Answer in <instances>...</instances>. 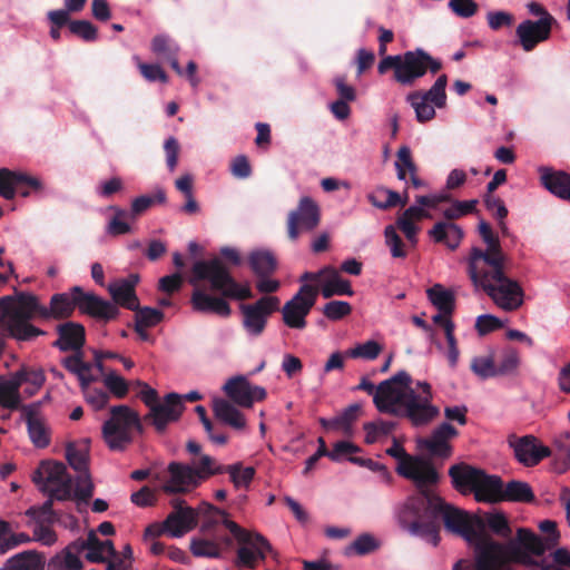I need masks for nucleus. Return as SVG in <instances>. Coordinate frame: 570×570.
<instances>
[{"label": "nucleus", "instance_id": "c85d7f7f", "mask_svg": "<svg viewBox=\"0 0 570 570\" xmlns=\"http://www.w3.org/2000/svg\"><path fill=\"white\" fill-rule=\"evenodd\" d=\"M58 340L53 346L62 352L81 351L86 342V331L83 325L76 322H66L57 326Z\"/></svg>", "mask_w": 570, "mask_h": 570}, {"label": "nucleus", "instance_id": "9b49d317", "mask_svg": "<svg viewBox=\"0 0 570 570\" xmlns=\"http://www.w3.org/2000/svg\"><path fill=\"white\" fill-rule=\"evenodd\" d=\"M386 454L397 460L396 472L411 480L419 491L439 482L440 475L432 462L422 456L407 454L396 439L393 440L392 446L386 450Z\"/></svg>", "mask_w": 570, "mask_h": 570}, {"label": "nucleus", "instance_id": "cd10ccee", "mask_svg": "<svg viewBox=\"0 0 570 570\" xmlns=\"http://www.w3.org/2000/svg\"><path fill=\"white\" fill-rule=\"evenodd\" d=\"M139 283L138 274H130L125 278H120L110 283L108 292L112 298V304L117 307L121 306L126 309L138 308L139 299L136 294V286Z\"/></svg>", "mask_w": 570, "mask_h": 570}, {"label": "nucleus", "instance_id": "09e8293b", "mask_svg": "<svg viewBox=\"0 0 570 570\" xmlns=\"http://www.w3.org/2000/svg\"><path fill=\"white\" fill-rule=\"evenodd\" d=\"M428 297L431 303L443 313H452L454 309V295L442 285L435 284L428 289Z\"/></svg>", "mask_w": 570, "mask_h": 570}, {"label": "nucleus", "instance_id": "4d7b16f0", "mask_svg": "<svg viewBox=\"0 0 570 570\" xmlns=\"http://www.w3.org/2000/svg\"><path fill=\"white\" fill-rule=\"evenodd\" d=\"M18 175L19 170H11L6 167L0 168V197L6 200L14 199Z\"/></svg>", "mask_w": 570, "mask_h": 570}, {"label": "nucleus", "instance_id": "603ef678", "mask_svg": "<svg viewBox=\"0 0 570 570\" xmlns=\"http://www.w3.org/2000/svg\"><path fill=\"white\" fill-rule=\"evenodd\" d=\"M115 215L110 218L107 225V234L110 236H120L131 232L130 225L126 219H130L129 213L117 206H110Z\"/></svg>", "mask_w": 570, "mask_h": 570}, {"label": "nucleus", "instance_id": "72a5a7b5", "mask_svg": "<svg viewBox=\"0 0 570 570\" xmlns=\"http://www.w3.org/2000/svg\"><path fill=\"white\" fill-rule=\"evenodd\" d=\"M62 366L69 373L77 376L81 390H86L92 382H96L98 380V377L91 373V363L85 362L82 360L81 351L75 352L72 355L65 357L62 360Z\"/></svg>", "mask_w": 570, "mask_h": 570}, {"label": "nucleus", "instance_id": "4be33fe9", "mask_svg": "<svg viewBox=\"0 0 570 570\" xmlns=\"http://www.w3.org/2000/svg\"><path fill=\"white\" fill-rule=\"evenodd\" d=\"M508 443L513 449L517 460L525 466H534L542 459L552 454L551 450L541 444L533 435L521 438L511 435L508 439Z\"/></svg>", "mask_w": 570, "mask_h": 570}, {"label": "nucleus", "instance_id": "79ce46f5", "mask_svg": "<svg viewBox=\"0 0 570 570\" xmlns=\"http://www.w3.org/2000/svg\"><path fill=\"white\" fill-rule=\"evenodd\" d=\"M277 269V259L273 252L264 248L252 250V272L257 276H271Z\"/></svg>", "mask_w": 570, "mask_h": 570}, {"label": "nucleus", "instance_id": "bb28decb", "mask_svg": "<svg viewBox=\"0 0 570 570\" xmlns=\"http://www.w3.org/2000/svg\"><path fill=\"white\" fill-rule=\"evenodd\" d=\"M396 70V81L403 86H412L415 80L425 75V66H423L422 58L425 57L423 49H415L400 55Z\"/></svg>", "mask_w": 570, "mask_h": 570}, {"label": "nucleus", "instance_id": "4c0bfd02", "mask_svg": "<svg viewBox=\"0 0 570 570\" xmlns=\"http://www.w3.org/2000/svg\"><path fill=\"white\" fill-rule=\"evenodd\" d=\"M45 556L35 550H27L9 558L0 570H43Z\"/></svg>", "mask_w": 570, "mask_h": 570}, {"label": "nucleus", "instance_id": "412c9836", "mask_svg": "<svg viewBox=\"0 0 570 570\" xmlns=\"http://www.w3.org/2000/svg\"><path fill=\"white\" fill-rule=\"evenodd\" d=\"M72 292L79 295L78 309L85 315L109 322L120 314L119 307L95 293H86L80 286H73Z\"/></svg>", "mask_w": 570, "mask_h": 570}, {"label": "nucleus", "instance_id": "c756f323", "mask_svg": "<svg viewBox=\"0 0 570 570\" xmlns=\"http://www.w3.org/2000/svg\"><path fill=\"white\" fill-rule=\"evenodd\" d=\"M281 299L275 295H263L252 302V336L263 333L267 320L279 309Z\"/></svg>", "mask_w": 570, "mask_h": 570}, {"label": "nucleus", "instance_id": "f3484780", "mask_svg": "<svg viewBox=\"0 0 570 570\" xmlns=\"http://www.w3.org/2000/svg\"><path fill=\"white\" fill-rule=\"evenodd\" d=\"M539 529L548 534L544 539L524 528H520L517 531V538L513 541L518 542L520 549L529 556H542L559 542L560 533L554 521L543 520L539 523Z\"/></svg>", "mask_w": 570, "mask_h": 570}, {"label": "nucleus", "instance_id": "ea45409f", "mask_svg": "<svg viewBox=\"0 0 570 570\" xmlns=\"http://www.w3.org/2000/svg\"><path fill=\"white\" fill-rule=\"evenodd\" d=\"M501 491L500 502H532L534 500L533 491L527 482L512 480L505 485L502 483Z\"/></svg>", "mask_w": 570, "mask_h": 570}, {"label": "nucleus", "instance_id": "a19ab883", "mask_svg": "<svg viewBox=\"0 0 570 570\" xmlns=\"http://www.w3.org/2000/svg\"><path fill=\"white\" fill-rule=\"evenodd\" d=\"M32 538L24 532L16 533L12 531L8 521L0 519V554L16 549L17 547L29 543Z\"/></svg>", "mask_w": 570, "mask_h": 570}, {"label": "nucleus", "instance_id": "49530a36", "mask_svg": "<svg viewBox=\"0 0 570 570\" xmlns=\"http://www.w3.org/2000/svg\"><path fill=\"white\" fill-rule=\"evenodd\" d=\"M20 393L17 391V383L11 376L0 375V406L9 410H17L20 406Z\"/></svg>", "mask_w": 570, "mask_h": 570}, {"label": "nucleus", "instance_id": "6e6552de", "mask_svg": "<svg viewBox=\"0 0 570 570\" xmlns=\"http://www.w3.org/2000/svg\"><path fill=\"white\" fill-rule=\"evenodd\" d=\"M32 481L40 492L57 501L75 500L73 479L62 462L41 461L32 473Z\"/></svg>", "mask_w": 570, "mask_h": 570}, {"label": "nucleus", "instance_id": "2eb2a0df", "mask_svg": "<svg viewBox=\"0 0 570 570\" xmlns=\"http://www.w3.org/2000/svg\"><path fill=\"white\" fill-rule=\"evenodd\" d=\"M479 234L487 244L485 249L473 247L468 259V271H480L484 266L507 262V256L501 248L499 237L493 234L491 226L481 220L478 226Z\"/></svg>", "mask_w": 570, "mask_h": 570}, {"label": "nucleus", "instance_id": "a18cd8bd", "mask_svg": "<svg viewBox=\"0 0 570 570\" xmlns=\"http://www.w3.org/2000/svg\"><path fill=\"white\" fill-rule=\"evenodd\" d=\"M45 191V184L41 179L36 176L29 175L26 171L19 170L17 184H16V196L19 195L23 198L30 197L31 195H42Z\"/></svg>", "mask_w": 570, "mask_h": 570}, {"label": "nucleus", "instance_id": "6e6d98bb", "mask_svg": "<svg viewBox=\"0 0 570 570\" xmlns=\"http://www.w3.org/2000/svg\"><path fill=\"white\" fill-rule=\"evenodd\" d=\"M166 200V194L164 190H158L154 196L142 195L135 198L131 203V209L129 213L130 219L135 220L139 215L146 212L155 203H164Z\"/></svg>", "mask_w": 570, "mask_h": 570}, {"label": "nucleus", "instance_id": "bf43d9fd", "mask_svg": "<svg viewBox=\"0 0 570 570\" xmlns=\"http://www.w3.org/2000/svg\"><path fill=\"white\" fill-rule=\"evenodd\" d=\"M360 409V405L352 404L347 406L341 414L333 417L334 430L342 431L347 435L351 434L352 424L356 421Z\"/></svg>", "mask_w": 570, "mask_h": 570}, {"label": "nucleus", "instance_id": "6ab92c4d", "mask_svg": "<svg viewBox=\"0 0 570 570\" xmlns=\"http://www.w3.org/2000/svg\"><path fill=\"white\" fill-rule=\"evenodd\" d=\"M320 223V208L311 197H302L295 210L288 214V237L295 240L301 230H312Z\"/></svg>", "mask_w": 570, "mask_h": 570}, {"label": "nucleus", "instance_id": "b1692460", "mask_svg": "<svg viewBox=\"0 0 570 570\" xmlns=\"http://www.w3.org/2000/svg\"><path fill=\"white\" fill-rule=\"evenodd\" d=\"M549 21L550 18L535 21L527 19L518 24L515 36L524 51H532L540 42L550 38L552 28L549 27Z\"/></svg>", "mask_w": 570, "mask_h": 570}, {"label": "nucleus", "instance_id": "8fccbe9b", "mask_svg": "<svg viewBox=\"0 0 570 570\" xmlns=\"http://www.w3.org/2000/svg\"><path fill=\"white\" fill-rule=\"evenodd\" d=\"M267 554L278 562V553L273 549L269 541L258 532L252 530V569L257 561L264 560Z\"/></svg>", "mask_w": 570, "mask_h": 570}, {"label": "nucleus", "instance_id": "4468645a", "mask_svg": "<svg viewBox=\"0 0 570 570\" xmlns=\"http://www.w3.org/2000/svg\"><path fill=\"white\" fill-rule=\"evenodd\" d=\"M318 288L304 284L298 292L282 307L283 322L286 326L296 330L306 327V316L316 303Z\"/></svg>", "mask_w": 570, "mask_h": 570}, {"label": "nucleus", "instance_id": "2f4dec72", "mask_svg": "<svg viewBox=\"0 0 570 570\" xmlns=\"http://www.w3.org/2000/svg\"><path fill=\"white\" fill-rule=\"evenodd\" d=\"M191 304L197 312L213 313L219 316H228L230 314V307L224 298L212 296L202 289L194 291Z\"/></svg>", "mask_w": 570, "mask_h": 570}, {"label": "nucleus", "instance_id": "423d86ee", "mask_svg": "<svg viewBox=\"0 0 570 570\" xmlns=\"http://www.w3.org/2000/svg\"><path fill=\"white\" fill-rule=\"evenodd\" d=\"M228 400L213 399V411L219 421L233 426H245V417L237 407H249V381L244 375L230 377L223 386Z\"/></svg>", "mask_w": 570, "mask_h": 570}, {"label": "nucleus", "instance_id": "e433bc0d", "mask_svg": "<svg viewBox=\"0 0 570 570\" xmlns=\"http://www.w3.org/2000/svg\"><path fill=\"white\" fill-rule=\"evenodd\" d=\"M429 235L434 242L443 243L453 250L459 247L463 238V230L454 223L438 222L432 229L429 230Z\"/></svg>", "mask_w": 570, "mask_h": 570}, {"label": "nucleus", "instance_id": "ddd939ff", "mask_svg": "<svg viewBox=\"0 0 570 570\" xmlns=\"http://www.w3.org/2000/svg\"><path fill=\"white\" fill-rule=\"evenodd\" d=\"M66 459L69 465L79 473L76 479L75 500L78 503V511L81 512L80 504H87L95 492V484L91 481L88 468V446L85 445L82 449H79L75 444L69 443L66 448Z\"/></svg>", "mask_w": 570, "mask_h": 570}, {"label": "nucleus", "instance_id": "3c124183", "mask_svg": "<svg viewBox=\"0 0 570 570\" xmlns=\"http://www.w3.org/2000/svg\"><path fill=\"white\" fill-rule=\"evenodd\" d=\"M381 542L371 533L360 534L348 547L345 549L346 556L357 554L365 556L376 551Z\"/></svg>", "mask_w": 570, "mask_h": 570}, {"label": "nucleus", "instance_id": "052dcab7", "mask_svg": "<svg viewBox=\"0 0 570 570\" xmlns=\"http://www.w3.org/2000/svg\"><path fill=\"white\" fill-rule=\"evenodd\" d=\"M190 551L195 557L217 558L220 554V548L215 541L203 538L191 539Z\"/></svg>", "mask_w": 570, "mask_h": 570}, {"label": "nucleus", "instance_id": "f03ea898", "mask_svg": "<svg viewBox=\"0 0 570 570\" xmlns=\"http://www.w3.org/2000/svg\"><path fill=\"white\" fill-rule=\"evenodd\" d=\"M356 389L372 395L381 413L406 417L414 426L426 425L439 415L432 403L431 385L425 381L414 382L406 371H399L377 386L363 377Z\"/></svg>", "mask_w": 570, "mask_h": 570}, {"label": "nucleus", "instance_id": "0eeeda50", "mask_svg": "<svg viewBox=\"0 0 570 570\" xmlns=\"http://www.w3.org/2000/svg\"><path fill=\"white\" fill-rule=\"evenodd\" d=\"M38 315L47 320V307L39 304L35 295L20 293L14 299L13 308L8 311V334L18 341H29L45 334L30 320Z\"/></svg>", "mask_w": 570, "mask_h": 570}, {"label": "nucleus", "instance_id": "f704fd0d", "mask_svg": "<svg viewBox=\"0 0 570 570\" xmlns=\"http://www.w3.org/2000/svg\"><path fill=\"white\" fill-rule=\"evenodd\" d=\"M79 295L72 292L58 293L51 296L50 307H47V320L68 318L72 315L76 307H78Z\"/></svg>", "mask_w": 570, "mask_h": 570}, {"label": "nucleus", "instance_id": "7ed1b4c3", "mask_svg": "<svg viewBox=\"0 0 570 570\" xmlns=\"http://www.w3.org/2000/svg\"><path fill=\"white\" fill-rule=\"evenodd\" d=\"M505 265L507 262H500L468 273L472 283L481 287L498 307L511 312L523 304L524 293L517 281L505 275Z\"/></svg>", "mask_w": 570, "mask_h": 570}, {"label": "nucleus", "instance_id": "37998d69", "mask_svg": "<svg viewBox=\"0 0 570 570\" xmlns=\"http://www.w3.org/2000/svg\"><path fill=\"white\" fill-rule=\"evenodd\" d=\"M367 199L379 209H387L397 205L404 206L407 202V197L402 200L399 193L385 187L376 188L373 193L367 195Z\"/></svg>", "mask_w": 570, "mask_h": 570}, {"label": "nucleus", "instance_id": "c9c22d12", "mask_svg": "<svg viewBox=\"0 0 570 570\" xmlns=\"http://www.w3.org/2000/svg\"><path fill=\"white\" fill-rule=\"evenodd\" d=\"M117 551L111 540H100L94 530L87 535L86 559L92 563H102L108 557H116Z\"/></svg>", "mask_w": 570, "mask_h": 570}, {"label": "nucleus", "instance_id": "5fc2aeb1", "mask_svg": "<svg viewBox=\"0 0 570 570\" xmlns=\"http://www.w3.org/2000/svg\"><path fill=\"white\" fill-rule=\"evenodd\" d=\"M151 51L167 59L173 56H178L179 46L167 35H157L151 40Z\"/></svg>", "mask_w": 570, "mask_h": 570}, {"label": "nucleus", "instance_id": "680f3d73", "mask_svg": "<svg viewBox=\"0 0 570 570\" xmlns=\"http://www.w3.org/2000/svg\"><path fill=\"white\" fill-rule=\"evenodd\" d=\"M135 312V323L145 327H153L159 324L164 318V313L160 309L153 307H140L131 309Z\"/></svg>", "mask_w": 570, "mask_h": 570}, {"label": "nucleus", "instance_id": "9d476101", "mask_svg": "<svg viewBox=\"0 0 570 570\" xmlns=\"http://www.w3.org/2000/svg\"><path fill=\"white\" fill-rule=\"evenodd\" d=\"M510 562L534 563L531 556L522 551L515 541L500 543L488 540L478 547L476 570H511L508 567Z\"/></svg>", "mask_w": 570, "mask_h": 570}, {"label": "nucleus", "instance_id": "a211bd4d", "mask_svg": "<svg viewBox=\"0 0 570 570\" xmlns=\"http://www.w3.org/2000/svg\"><path fill=\"white\" fill-rule=\"evenodd\" d=\"M173 511L165 519V529L173 538H180L185 533L195 529L198 524V512L186 505L183 499H171Z\"/></svg>", "mask_w": 570, "mask_h": 570}, {"label": "nucleus", "instance_id": "7c9ffc66", "mask_svg": "<svg viewBox=\"0 0 570 570\" xmlns=\"http://www.w3.org/2000/svg\"><path fill=\"white\" fill-rule=\"evenodd\" d=\"M541 184L553 195L570 202V174L540 167Z\"/></svg>", "mask_w": 570, "mask_h": 570}, {"label": "nucleus", "instance_id": "864d4df0", "mask_svg": "<svg viewBox=\"0 0 570 570\" xmlns=\"http://www.w3.org/2000/svg\"><path fill=\"white\" fill-rule=\"evenodd\" d=\"M396 423L393 421H384V420H377L374 422H367L364 424V431H365V442L368 444H373L381 436H386L392 433V431L395 429Z\"/></svg>", "mask_w": 570, "mask_h": 570}, {"label": "nucleus", "instance_id": "393cba45", "mask_svg": "<svg viewBox=\"0 0 570 570\" xmlns=\"http://www.w3.org/2000/svg\"><path fill=\"white\" fill-rule=\"evenodd\" d=\"M22 416L27 424L31 443L38 449L47 448L51 441V432L40 413L39 404L24 405L22 407Z\"/></svg>", "mask_w": 570, "mask_h": 570}, {"label": "nucleus", "instance_id": "39448f33", "mask_svg": "<svg viewBox=\"0 0 570 570\" xmlns=\"http://www.w3.org/2000/svg\"><path fill=\"white\" fill-rule=\"evenodd\" d=\"M202 281L208 282L212 291L225 297L240 301L249 298V286L239 285L219 257L198 261L193 265L190 284L196 286Z\"/></svg>", "mask_w": 570, "mask_h": 570}, {"label": "nucleus", "instance_id": "58836bf2", "mask_svg": "<svg viewBox=\"0 0 570 570\" xmlns=\"http://www.w3.org/2000/svg\"><path fill=\"white\" fill-rule=\"evenodd\" d=\"M11 380L17 383V391H19L22 384H28L29 386L24 389V393L28 396H32L45 384L46 376L40 368L22 366L11 375Z\"/></svg>", "mask_w": 570, "mask_h": 570}, {"label": "nucleus", "instance_id": "c03bdc74", "mask_svg": "<svg viewBox=\"0 0 570 570\" xmlns=\"http://www.w3.org/2000/svg\"><path fill=\"white\" fill-rule=\"evenodd\" d=\"M55 500H57V499L51 495H48L47 501L41 505V508L37 509L35 507H31L26 511V514L29 517H32L37 521V519H40V517L38 515V513L40 512L42 515H46V519L43 521H46L49 524L59 522L63 527H68L69 524L76 525L77 519L73 515L67 517L68 522L61 521L59 519L58 513L53 510V501Z\"/></svg>", "mask_w": 570, "mask_h": 570}, {"label": "nucleus", "instance_id": "774afa93", "mask_svg": "<svg viewBox=\"0 0 570 570\" xmlns=\"http://www.w3.org/2000/svg\"><path fill=\"white\" fill-rule=\"evenodd\" d=\"M471 370L480 377L488 379L498 375L492 356H478L472 360Z\"/></svg>", "mask_w": 570, "mask_h": 570}, {"label": "nucleus", "instance_id": "0e129e2a", "mask_svg": "<svg viewBox=\"0 0 570 570\" xmlns=\"http://www.w3.org/2000/svg\"><path fill=\"white\" fill-rule=\"evenodd\" d=\"M69 30L86 42L96 41L98 38L97 27L88 20H72L69 22Z\"/></svg>", "mask_w": 570, "mask_h": 570}, {"label": "nucleus", "instance_id": "f8f14e48", "mask_svg": "<svg viewBox=\"0 0 570 570\" xmlns=\"http://www.w3.org/2000/svg\"><path fill=\"white\" fill-rule=\"evenodd\" d=\"M446 85V75H441L428 91H414L407 95L406 100L414 109L415 117L419 122H426L432 120L435 117V107H445Z\"/></svg>", "mask_w": 570, "mask_h": 570}, {"label": "nucleus", "instance_id": "338daca9", "mask_svg": "<svg viewBox=\"0 0 570 570\" xmlns=\"http://www.w3.org/2000/svg\"><path fill=\"white\" fill-rule=\"evenodd\" d=\"M385 244L389 246L392 257L405 258L407 253L404 248V243L396 233L393 225H389L384 229Z\"/></svg>", "mask_w": 570, "mask_h": 570}, {"label": "nucleus", "instance_id": "de8ad7c7", "mask_svg": "<svg viewBox=\"0 0 570 570\" xmlns=\"http://www.w3.org/2000/svg\"><path fill=\"white\" fill-rule=\"evenodd\" d=\"M554 470L563 473L570 468V433L559 435L554 441Z\"/></svg>", "mask_w": 570, "mask_h": 570}, {"label": "nucleus", "instance_id": "1a4fd4ad", "mask_svg": "<svg viewBox=\"0 0 570 570\" xmlns=\"http://www.w3.org/2000/svg\"><path fill=\"white\" fill-rule=\"evenodd\" d=\"M102 425V436L112 451H124L132 442V430L142 432L139 415L127 405L112 406Z\"/></svg>", "mask_w": 570, "mask_h": 570}, {"label": "nucleus", "instance_id": "5701e85b", "mask_svg": "<svg viewBox=\"0 0 570 570\" xmlns=\"http://www.w3.org/2000/svg\"><path fill=\"white\" fill-rule=\"evenodd\" d=\"M168 472L169 479L163 485V491L167 494L189 492L199 483L197 470L187 464L171 462Z\"/></svg>", "mask_w": 570, "mask_h": 570}, {"label": "nucleus", "instance_id": "e2e57ef3", "mask_svg": "<svg viewBox=\"0 0 570 570\" xmlns=\"http://www.w3.org/2000/svg\"><path fill=\"white\" fill-rule=\"evenodd\" d=\"M104 385L117 399H124L129 392V383L115 371L104 376Z\"/></svg>", "mask_w": 570, "mask_h": 570}, {"label": "nucleus", "instance_id": "473e14b6", "mask_svg": "<svg viewBox=\"0 0 570 570\" xmlns=\"http://www.w3.org/2000/svg\"><path fill=\"white\" fill-rule=\"evenodd\" d=\"M325 277L321 283V294L324 298H330L334 295H347L354 294L351 283L347 279H343L338 272L332 266L323 267Z\"/></svg>", "mask_w": 570, "mask_h": 570}, {"label": "nucleus", "instance_id": "13d9d810", "mask_svg": "<svg viewBox=\"0 0 570 570\" xmlns=\"http://www.w3.org/2000/svg\"><path fill=\"white\" fill-rule=\"evenodd\" d=\"M82 561L75 552L63 550L62 556H56L48 564V570H80Z\"/></svg>", "mask_w": 570, "mask_h": 570}, {"label": "nucleus", "instance_id": "f257e3e1", "mask_svg": "<svg viewBox=\"0 0 570 570\" xmlns=\"http://www.w3.org/2000/svg\"><path fill=\"white\" fill-rule=\"evenodd\" d=\"M430 488H423L417 493L409 497L399 508L396 517L401 528L412 535L431 538L433 543L436 544L439 541V519L441 518L446 530L474 544L476 557L478 547L481 542L492 540L483 534V520L446 503Z\"/></svg>", "mask_w": 570, "mask_h": 570}, {"label": "nucleus", "instance_id": "69168bd1", "mask_svg": "<svg viewBox=\"0 0 570 570\" xmlns=\"http://www.w3.org/2000/svg\"><path fill=\"white\" fill-rule=\"evenodd\" d=\"M382 351V346L375 341H366L346 351V356L352 358L374 360Z\"/></svg>", "mask_w": 570, "mask_h": 570}, {"label": "nucleus", "instance_id": "aec40b11", "mask_svg": "<svg viewBox=\"0 0 570 570\" xmlns=\"http://www.w3.org/2000/svg\"><path fill=\"white\" fill-rule=\"evenodd\" d=\"M183 411L181 395L171 392L165 396L163 402L153 406L144 420L154 425L158 433H164L169 423L178 421Z\"/></svg>", "mask_w": 570, "mask_h": 570}, {"label": "nucleus", "instance_id": "20e7f679", "mask_svg": "<svg viewBox=\"0 0 570 570\" xmlns=\"http://www.w3.org/2000/svg\"><path fill=\"white\" fill-rule=\"evenodd\" d=\"M453 487L462 494L473 493L479 502H500L502 480L489 475L483 470L465 463L454 464L449 469Z\"/></svg>", "mask_w": 570, "mask_h": 570}, {"label": "nucleus", "instance_id": "a878e982", "mask_svg": "<svg viewBox=\"0 0 570 570\" xmlns=\"http://www.w3.org/2000/svg\"><path fill=\"white\" fill-rule=\"evenodd\" d=\"M458 435V430L450 423L444 422L433 430L429 438L419 440V448L426 451L431 456L449 458L451 445L449 441Z\"/></svg>", "mask_w": 570, "mask_h": 570}, {"label": "nucleus", "instance_id": "dca6fc26", "mask_svg": "<svg viewBox=\"0 0 570 570\" xmlns=\"http://www.w3.org/2000/svg\"><path fill=\"white\" fill-rule=\"evenodd\" d=\"M208 519L202 524L200 531L203 533H210L213 529L223 523L230 534L242 543L238 550L237 563L243 567H249V531L239 527L236 522L228 519V514L212 504H206Z\"/></svg>", "mask_w": 570, "mask_h": 570}]
</instances>
